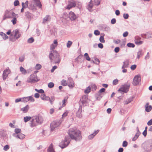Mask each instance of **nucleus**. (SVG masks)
<instances>
[{
    "label": "nucleus",
    "instance_id": "obj_1",
    "mask_svg": "<svg viewBox=\"0 0 152 152\" xmlns=\"http://www.w3.org/2000/svg\"><path fill=\"white\" fill-rule=\"evenodd\" d=\"M68 134L72 139L75 140L76 141H80L82 139L81 133L79 130L73 128L70 129L69 130Z\"/></svg>",
    "mask_w": 152,
    "mask_h": 152
},
{
    "label": "nucleus",
    "instance_id": "obj_2",
    "mask_svg": "<svg viewBox=\"0 0 152 152\" xmlns=\"http://www.w3.org/2000/svg\"><path fill=\"white\" fill-rule=\"evenodd\" d=\"M50 59L52 62L55 64H59L61 61L59 55L56 51H51L49 55Z\"/></svg>",
    "mask_w": 152,
    "mask_h": 152
},
{
    "label": "nucleus",
    "instance_id": "obj_3",
    "mask_svg": "<svg viewBox=\"0 0 152 152\" xmlns=\"http://www.w3.org/2000/svg\"><path fill=\"white\" fill-rule=\"evenodd\" d=\"M142 147L144 149L148 151H152V139L145 142L142 145Z\"/></svg>",
    "mask_w": 152,
    "mask_h": 152
},
{
    "label": "nucleus",
    "instance_id": "obj_4",
    "mask_svg": "<svg viewBox=\"0 0 152 152\" xmlns=\"http://www.w3.org/2000/svg\"><path fill=\"white\" fill-rule=\"evenodd\" d=\"M39 80L35 74H32L28 78L27 82L28 83H33L37 82Z\"/></svg>",
    "mask_w": 152,
    "mask_h": 152
},
{
    "label": "nucleus",
    "instance_id": "obj_5",
    "mask_svg": "<svg viewBox=\"0 0 152 152\" xmlns=\"http://www.w3.org/2000/svg\"><path fill=\"white\" fill-rule=\"evenodd\" d=\"M15 15V13L13 12L7 10L5 11L3 20H5L7 18H12V17H14Z\"/></svg>",
    "mask_w": 152,
    "mask_h": 152
},
{
    "label": "nucleus",
    "instance_id": "obj_6",
    "mask_svg": "<svg viewBox=\"0 0 152 152\" xmlns=\"http://www.w3.org/2000/svg\"><path fill=\"white\" fill-rule=\"evenodd\" d=\"M71 140L69 136H66L64 141L61 142L60 144V147L63 148L66 147L69 143Z\"/></svg>",
    "mask_w": 152,
    "mask_h": 152
},
{
    "label": "nucleus",
    "instance_id": "obj_7",
    "mask_svg": "<svg viewBox=\"0 0 152 152\" xmlns=\"http://www.w3.org/2000/svg\"><path fill=\"white\" fill-rule=\"evenodd\" d=\"M141 80V77L140 75H137L134 77L132 84L134 86H137L140 82Z\"/></svg>",
    "mask_w": 152,
    "mask_h": 152
},
{
    "label": "nucleus",
    "instance_id": "obj_8",
    "mask_svg": "<svg viewBox=\"0 0 152 152\" xmlns=\"http://www.w3.org/2000/svg\"><path fill=\"white\" fill-rule=\"evenodd\" d=\"M61 122L59 120L53 121L50 124V128L51 131H53L55 128L58 127L61 124Z\"/></svg>",
    "mask_w": 152,
    "mask_h": 152
},
{
    "label": "nucleus",
    "instance_id": "obj_9",
    "mask_svg": "<svg viewBox=\"0 0 152 152\" xmlns=\"http://www.w3.org/2000/svg\"><path fill=\"white\" fill-rule=\"evenodd\" d=\"M76 5V3L73 0L68 1V4L66 7V9L68 10H70L72 8L75 7Z\"/></svg>",
    "mask_w": 152,
    "mask_h": 152
},
{
    "label": "nucleus",
    "instance_id": "obj_10",
    "mask_svg": "<svg viewBox=\"0 0 152 152\" xmlns=\"http://www.w3.org/2000/svg\"><path fill=\"white\" fill-rule=\"evenodd\" d=\"M129 87L130 85H124L123 87L119 88L118 91L126 93L129 91Z\"/></svg>",
    "mask_w": 152,
    "mask_h": 152
},
{
    "label": "nucleus",
    "instance_id": "obj_11",
    "mask_svg": "<svg viewBox=\"0 0 152 152\" xmlns=\"http://www.w3.org/2000/svg\"><path fill=\"white\" fill-rule=\"evenodd\" d=\"M21 34L19 32L18 30L16 29L12 33L11 35H14L16 39L19 38L21 36Z\"/></svg>",
    "mask_w": 152,
    "mask_h": 152
},
{
    "label": "nucleus",
    "instance_id": "obj_12",
    "mask_svg": "<svg viewBox=\"0 0 152 152\" xmlns=\"http://www.w3.org/2000/svg\"><path fill=\"white\" fill-rule=\"evenodd\" d=\"M34 118L35 119L36 121L37 122L38 124H41L43 121V119L41 116L37 115L34 116Z\"/></svg>",
    "mask_w": 152,
    "mask_h": 152
},
{
    "label": "nucleus",
    "instance_id": "obj_13",
    "mask_svg": "<svg viewBox=\"0 0 152 152\" xmlns=\"http://www.w3.org/2000/svg\"><path fill=\"white\" fill-rule=\"evenodd\" d=\"M10 73V70L8 69H5L3 71L2 75L3 79L5 80L8 77V74Z\"/></svg>",
    "mask_w": 152,
    "mask_h": 152
},
{
    "label": "nucleus",
    "instance_id": "obj_14",
    "mask_svg": "<svg viewBox=\"0 0 152 152\" xmlns=\"http://www.w3.org/2000/svg\"><path fill=\"white\" fill-rule=\"evenodd\" d=\"M67 83L69 87L72 88L74 86V82L71 78L69 77L68 78Z\"/></svg>",
    "mask_w": 152,
    "mask_h": 152
},
{
    "label": "nucleus",
    "instance_id": "obj_15",
    "mask_svg": "<svg viewBox=\"0 0 152 152\" xmlns=\"http://www.w3.org/2000/svg\"><path fill=\"white\" fill-rule=\"evenodd\" d=\"M69 17L71 20H74L77 18V16L74 12L71 11L69 13Z\"/></svg>",
    "mask_w": 152,
    "mask_h": 152
},
{
    "label": "nucleus",
    "instance_id": "obj_16",
    "mask_svg": "<svg viewBox=\"0 0 152 152\" xmlns=\"http://www.w3.org/2000/svg\"><path fill=\"white\" fill-rule=\"evenodd\" d=\"M13 136L16 138L19 139H23L25 137L24 134L21 133H19L18 134L14 133L13 134Z\"/></svg>",
    "mask_w": 152,
    "mask_h": 152
},
{
    "label": "nucleus",
    "instance_id": "obj_17",
    "mask_svg": "<svg viewBox=\"0 0 152 152\" xmlns=\"http://www.w3.org/2000/svg\"><path fill=\"white\" fill-rule=\"evenodd\" d=\"M51 17L49 15H47L43 19L42 23L45 24L47 23L48 22L50 21Z\"/></svg>",
    "mask_w": 152,
    "mask_h": 152
},
{
    "label": "nucleus",
    "instance_id": "obj_18",
    "mask_svg": "<svg viewBox=\"0 0 152 152\" xmlns=\"http://www.w3.org/2000/svg\"><path fill=\"white\" fill-rule=\"evenodd\" d=\"M140 38L138 37H136L134 40L135 43L137 45H140L142 44L143 41L140 40Z\"/></svg>",
    "mask_w": 152,
    "mask_h": 152
},
{
    "label": "nucleus",
    "instance_id": "obj_19",
    "mask_svg": "<svg viewBox=\"0 0 152 152\" xmlns=\"http://www.w3.org/2000/svg\"><path fill=\"white\" fill-rule=\"evenodd\" d=\"M140 134V133L139 131V129L137 127V132L134 137L132 138V140L133 141H135L138 138Z\"/></svg>",
    "mask_w": 152,
    "mask_h": 152
},
{
    "label": "nucleus",
    "instance_id": "obj_20",
    "mask_svg": "<svg viewBox=\"0 0 152 152\" xmlns=\"http://www.w3.org/2000/svg\"><path fill=\"white\" fill-rule=\"evenodd\" d=\"M99 130H97L94 131V132L92 134L90 135L88 137V139L91 140L93 139L94 137L99 132Z\"/></svg>",
    "mask_w": 152,
    "mask_h": 152
},
{
    "label": "nucleus",
    "instance_id": "obj_21",
    "mask_svg": "<svg viewBox=\"0 0 152 152\" xmlns=\"http://www.w3.org/2000/svg\"><path fill=\"white\" fill-rule=\"evenodd\" d=\"M145 110L147 112H150L152 109V107L151 105H149V103H147L145 105Z\"/></svg>",
    "mask_w": 152,
    "mask_h": 152
},
{
    "label": "nucleus",
    "instance_id": "obj_22",
    "mask_svg": "<svg viewBox=\"0 0 152 152\" xmlns=\"http://www.w3.org/2000/svg\"><path fill=\"white\" fill-rule=\"evenodd\" d=\"M38 125V124L37 123L35 119L34 118V116L32 117V119L30 123V126L32 127H33L36 126Z\"/></svg>",
    "mask_w": 152,
    "mask_h": 152
},
{
    "label": "nucleus",
    "instance_id": "obj_23",
    "mask_svg": "<svg viewBox=\"0 0 152 152\" xmlns=\"http://www.w3.org/2000/svg\"><path fill=\"white\" fill-rule=\"evenodd\" d=\"M24 98L25 99V100L24 101V102H26L28 101H30L31 102H34L35 101L33 97L31 96H29L24 97Z\"/></svg>",
    "mask_w": 152,
    "mask_h": 152
},
{
    "label": "nucleus",
    "instance_id": "obj_24",
    "mask_svg": "<svg viewBox=\"0 0 152 152\" xmlns=\"http://www.w3.org/2000/svg\"><path fill=\"white\" fill-rule=\"evenodd\" d=\"M129 65V61L128 60H126L123 62V65L122 67V69L128 67Z\"/></svg>",
    "mask_w": 152,
    "mask_h": 152
},
{
    "label": "nucleus",
    "instance_id": "obj_25",
    "mask_svg": "<svg viewBox=\"0 0 152 152\" xmlns=\"http://www.w3.org/2000/svg\"><path fill=\"white\" fill-rule=\"evenodd\" d=\"M18 17V15L17 14L15 13V15L14 17H12L13 18L12 20H11V22H12V23L13 25H15L16 23L17 22V18Z\"/></svg>",
    "mask_w": 152,
    "mask_h": 152
},
{
    "label": "nucleus",
    "instance_id": "obj_26",
    "mask_svg": "<svg viewBox=\"0 0 152 152\" xmlns=\"http://www.w3.org/2000/svg\"><path fill=\"white\" fill-rule=\"evenodd\" d=\"M133 97H130L129 98L127 99L126 100L124 101V104H127L130 103L133 100Z\"/></svg>",
    "mask_w": 152,
    "mask_h": 152
},
{
    "label": "nucleus",
    "instance_id": "obj_27",
    "mask_svg": "<svg viewBox=\"0 0 152 152\" xmlns=\"http://www.w3.org/2000/svg\"><path fill=\"white\" fill-rule=\"evenodd\" d=\"M102 94L98 92L95 95V97L97 100H99L102 97Z\"/></svg>",
    "mask_w": 152,
    "mask_h": 152
},
{
    "label": "nucleus",
    "instance_id": "obj_28",
    "mask_svg": "<svg viewBox=\"0 0 152 152\" xmlns=\"http://www.w3.org/2000/svg\"><path fill=\"white\" fill-rule=\"evenodd\" d=\"M36 5L39 8H41L42 5L39 0H34Z\"/></svg>",
    "mask_w": 152,
    "mask_h": 152
},
{
    "label": "nucleus",
    "instance_id": "obj_29",
    "mask_svg": "<svg viewBox=\"0 0 152 152\" xmlns=\"http://www.w3.org/2000/svg\"><path fill=\"white\" fill-rule=\"evenodd\" d=\"M29 108V106L28 105H27L25 107L22 108L21 109V110L23 111L24 113H26L27 112Z\"/></svg>",
    "mask_w": 152,
    "mask_h": 152
},
{
    "label": "nucleus",
    "instance_id": "obj_30",
    "mask_svg": "<svg viewBox=\"0 0 152 152\" xmlns=\"http://www.w3.org/2000/svg\"><path fill=\"white\" fill-rule=\"evenodd\" d=\"M88 99V96L87 95H85L83 96L82 99V104L86 102Z\"/></svg>",
    "mask_w": 152,
    "mask_h": 152
},
{
    "label": "nucleus",
    "instance_id": "obj_31",
    "mask_svg": "<svg viewBox=\"0 0 152 152\" xmlns=\"http://www.w3.org/2000/svg\"><path fill=\"white\" fill-rule=\"evenodd\" d=\"M48 152H55L53 148V146L52 144H51L49 145L47 149Z\"/></svg>",
    "mask_w": 152,
    "mask_h": 152
},
{
    "label": "nucleus",
    "instance_id": "obj_32",
    "mask_svg": "<svg viewBox=\"0 0 152 152\" xmlns=\"http://www.w3.org/2000/svg\"><path fill=\"white\" fill-rule=\"evenodd\" d=\"M40 98L44 100L48 101L50 100V97L48 96H46L44 94L41 95L40 96Z\"/></svg>",
    "mask_w": 152,
    "mask_h": 152
},
{
    "label": "nucleus",
    "instance_id": "obj_33",
    "mask_svg": "<svg viewBox=\"0 0 152 152\" xmlns=\"http://www.w3.org/2000/svg\"><path fill=\"white\" fill-rule=\"evenodd\" d=\"M0 35L4 40H6L8 38V36L2 32H0Z\"/></svg>",
    "mask_w": 152,
    "mask_h": 152
},
{
    "label": "nucleus",
    "instance_id": "obj_34",
    "mask_svg": "<svg viewBox=\"0 0 152 152\" xmlns=\"http://www.w3.org/2000/svg\"><path fill=\"white\" fill-rule=\"evenodd\" d=\"M20 72L23 75H26L27 73L26 70L22 66H20Z\"/></svg>",
    "mask_w": 152,
    "mask_h": 152
},
{
    "label": "nucleus",
    "instance_id": "obj_35",
    "mask_svg": "<svg viewBox=\"0 0 152 152\" xmlns=\"http://www.w3.org/2000/svg\"><path fill=\"white\" fill-rule=\"evenodd\" d=\"M101 0H94V5L96 6H98L99 5Z\"/></svg>",
    "mask_w": 152,
    "mask_h": 152
},
{
    "label": "nucleus",
    "instance_id": "obj_36",
    "mask_svg": "<svg viewBox=\"0 0 152 152\" xmlns=\"http://www.w3.org/2000/svg\"><path fill=\"white\" fill-rule=\"evenodd\" d=\"M31 14L29 12L27 11L25 12V15L26 18L28 19H30L31 17Z\"/></svg>",
    "mask_w": 152,
    "mask_h": 152
},
{
    "label": "nucleus",
    "instance_id": "obj_37",
    "mask_svg": "<svg viewBox=\"0 0 152 152\" xmlns=\"http://www.w3.org/2000/svg\"><path fill=\"white\" fill-rule=\"evenodd\" d=\"M91 90V88L90 86L88 87L84 91V92L86 94H88L90 91Z\"/></svg>",
    "mask_w": 152,
    "mask_h": 152
},
{
    "label": "nucleus",
    "instance_id": "obj_38",
    "mask_svg": "<svg viewBox=\"0 0 152 152\" xmlns=\"http://www.w3.org/2000/svg\"><path fill=\"white\" fill-rule=\"evenodd\" d=\"M31 118V117L30 116H26L24 118V121L25 122H26L29 121Z\"/></svg>",
    "mask_w": 152,
    "mask_h": 152
},
{
    "label": "nucleus",
    "instance_id": "obj_39",
    "mask_svg": "<svg viewBox=\"0 0 152 152\" xmlns=\"http://www.w3.org/2000/svg\"><path fill=\"white\" fill-rule=\"evenodd\" d=\"M67 83L66 80L64 79L62 80L61 81V84L63 86L67 85Z\"/></svg>",
    "mask_w": 152,
    "mask_h": 152
},
{
    "label": "nucleus",
    "instance_id": "obj_40",
    "mask_svg": "<svg viewBox=\"0 0 152 152\" xmlns=\"http://www.w3.org/2000/svg\"><path fill=\"white\" fill-rule=\"evenodd\" d=\"M84 56L86 60L88 61H90L91 60V58L88 55L87 53H85Z\"/></svg>",
    "mask_w": 152,
    "mask_h": 152
},
{
    "label": "nucleus",
    "instance_id": "obj_41",
    "mask_svg": "<svg viewBox=\"0 0 152 152\" xmlns=\"http://www.w3.org/2000/svg\"><path fill=\"white\" fill-rule=\"evenodd\" d=\"M57 46V45H55L52 44L50 46V50L51 51H55L54 50L55 48Z\"/></svg>",
    "mask_w": 152,
    "mask_h": 152
},
{
    "label": "nucleus",
    "instance_id": "obj_42",
    "mask_svg": "<svg viewBox=\"0 0 152 152\" xmlns=\"http://www.w3.org/2000/svg\"><path fill=\"white\" fill-rule=\"evenodd\" d=\"M34 41V39L33 37H31L28 40V42L29 43H31Z\"/></svg>",
    "mask_w": 152,
    "mask_h": 152
},
{
    "label": "nucleus",
    "instance_id": "obj_43",
    "mask_svg": "<svg viewBox=\"0 0 152 152\" xmlns=\"http://www.w3.org/2000/svg\"><path fill=\"white\" fill-rule=\"evenodd\" d=\"M72 42L70 41H68L66 44L67 47L68 48H70L71 46Z\"/></svg>",
    "mask_w": 152,
    "mask_h": 152
},
{
    "label": "nucleus",
    "instance_id": "obj_44",
    "mask_svg": "<svg viewBox=\"0 0 152 152\" xmlns=\"http://www.w3.org/2000/svg\"><path fill=\"white\" fill-rule=\"evenodd\" d=\"M127 46L130 48H134L135 46V45L133 43H129L127 44Z\"/></svg>",
    "mask_w": 152,
    "mask_h": 152
},
{
    "label": "nucleus",
    "instance_id": "obj_45",
    "mask_svg": "<svg viewBox=\"0 0 152 152\" xmlns=\"http://www.w3.org/2000/svg\"><path fill=\"white\" fill-rule=\"evenodd\" d=\"M41 65L39 64H37L35 66V68L37 70H39L41 68Z\"/></svg>",
    "mask_w": 152,
    "mask_h": 152
},
{
    "label": "nucleus",
    "instance_id": "obj_46",
    "mask_svg": "<svg viewBox=\"0 0 152 152\" xmlns=\"http://www.w3.org/2000/svg\"><path fill=\"white\" fill-rule=\"evenodd\" d=\"M118 82V80L117 79H115L114 80L113 82V85H117Z\"/></svg>",
    "mask_w": 152,
    "mask_h": 152
},
{
    "label": "nucleus",
    "instance_id": "obj_47",
    "mask_svg": "<svg viewBox=\"0 0 152 152\" xmlns=\"http://www.w3.org/2000/svg\"><path fill=\"white\" fill-rule=\"evenodd\" d=\"M19 61L20 62H23L24 61L25 59V56H23L19 58Z\"/></svg>",
    "mask_w": 152,
    "mask_h": 152
},
{
    "label": "nucleus",
    "instance_id": "obj_48",
    "mask_svg": "<svg viewBox=\"0 0 152 152\" xmlns=\"http://www.w3.org/2000/svg\"><path fill=\"white\" fill-rule=\"evenodd\" d=\"M35 90L36 91L40 93L43 94L44 93V91L42 89L38 90L37 89H35Z\"/></svg>",
    "mask_w": 152,
    "mask_h": 152
},
{
    "label": "nucleus",
    "instance_id": "obj_49",
    "mask_svg": "<svg viewBox=\"0 0 152 152\" xmlns=\"http://www.w3.org/2000/svg\"><path fill=\"white\" fill-rule=\"evenodd\" d=\"M54 85V84L53 82H50L48 84V87L51 88L53 87Z\"/></svg>",
    "mask_w": 152,
    "mask_h": 152
},
{
    "label": "nucleus",
    "instance_id": "obj_50",
    "mask_svg": "<svg viewBox=\"0 0 152 152\" xmlns=\"http://www.w3.org/2000/svg\"><path fill=\"white\" fill-rule=\"evenodd\" d=\"M99 41L102 43H104L105 40L104 39L103 36H101L99 38Z\"/></svg>",
    "mask_w": 152,
    "mask_h": 152
},
{
    "label": "nucleus",
    "instance_id": "obj_51",
    "mask_svg": "<svg viewBox=\"0 0 152 152\" xmlns=\"http://www.w3.org/2000/svg\"><path fill=\"white\" fill-rule=\"evenodd\" d=\"M21 131V130L20 129H15V132L17 134H18V133H20V132Z\"/></svg>",
    "mask_w": 152,
    "mask_h": 152
},
{
    "label": "nucleus",
    "instance_id": "obj_52",
    "mask_svg": "<svg viewBox=\"0 0 152 152\" xmlns=\"http://www.w3.org/2000/svg\"><path fill=\"white\" fill-rule=\"evenodd\" d=\"M147 36V38H152V36H151V34H152V32H147L146 34Z\"/></svg>",
    "mask_w": 152,
    "mask_h": 152
},
{
    "label": "nucleus",
    "instance_id": "obj_53",
    "mask_svg": "<svg viewBox=\"0 0 152 152\" xmlns=\"http://www.w3.org/2000/svg\"><path fill=\"white\" fill-rule=\"evenodd\" d=\"M67 101V99L65 98L64 100H62V106L63 107H64L65 106L66 104H65Z\"/></svg>",
    "mask_w": 152,
    "mask_h": 152
},
{
    "label": "nucleus",
    "instance_id": "obj_54",
    "mask_svg": "<svg viewBox=\"0 0 152 152\" xmlns=\"http://www.w3.org/2000/svg\"><path fill=\"white\" fill-rule=\"evenodd\" d=\"M10 148V147L8 145H6L4 146L3 149L5 151H7Z\"/></svg>",
    "mask_w": 152,
    "mask_h": 152
},
{
    "label": "nucleus",
    "instance_id": "obj_55",
    "mask_svg": "<svg viewBox=\"0 0 152 152\" xmlns=\"http://www.w3.org/2000/svg\"><path fill=\"white\" fill-rule=\"evenodd\" d=\"M93 4L92 3H90L88 4V10H89V9H91L93 7Z\"/></svg>",
    "mask_w": 152,
    "mask_h": 152
},
{
    "label": "nucleus",
    "instance_id": "obj_56",
    "mask_svg": "<svg viewBox=\"0 0 152 152\" xmlns=\"http://www.w3.org/2000/svg\"><path fill=\"white\" fill-rule=\"evenodd\" d=\"M14 4L15 6L18 5L19 4V1L18 0H15L14 2Z\"/></svg>",
    "mask_w": 152,
    "mask_h": 152
},
{
    "label": "nucleus",
    "instance_id": "obj_57",
    "mask_svg": "<svg viewBox=\"0 0 152 152\" xmlns=\"http://www.w3.org/2000/svg\"><path fill=\"white\" fill-rule=\"evenodd\" d=\"M128 145V142L126 141H123L122 144V146L124 147H126Z\"/></svg>",
    "mask_w": 152,
    "mask_h": 152
},
{
    "label": "nucleus",
    "instance_id": "obj_58",
    "mask_svg": "<svg viewBox=\"0 0 152 152\" xmlns=\"http://www.w3.org/2000/svg\"><path fill=\"white\" fill-rule=\"evenodd\" d=\"M91 87L93 91H95L96 89V86L95 84H93L91 86Z\"/></svg>",
    "mask_w": 152,
    "mask_h": 152
},
{
    "label": "nucleus",
    "instance_id": "obj_59",
    "mask_svg": "<svg viewBox=\"0 0 152 152\" xmlns=\"http://www.w3.org/2000/svg\"><path fill=\"white\" fill-rule=\"evenodd\" d=\"M100 33V32L98 30H95L94 31V34L96 36L99 35Z\"/></svg>",
    "mask_w": 152,
    "mask_h": 152
},
{
    "label": "nucleus",
    "instance_id": "obj_60",
    "mask_svg": "<svg viewBox=\"0 0 152 152\" xmlns=\"http://www.w3.org/2000/svg\"><path fill=\"white\" fill-rule=\"evenodd\" d=\"M129 15L128 14L124 13L123 14V17L125 19H127L128 18Z\"/></svg>",
    "mask_w": 152,
    "mask_h": 152
},
{
    "label": "nucleus",
    "instance_id": "obj_61",
    "mask_svg": "<svg viewBox=\"0 0 152 152\" xmlns=\"http://www.w3.org/2000/svg\"><path fill=\"white\" fill-rule=\"evenodd\" d=\"M150 55L149 52L147 53V55L145 58V59L146 60L148 59L149 58Z\"/></svg>",
    "mask_w": 152,
    "mask_h": 152
},
{
    "label": "nucleus",
    "instance_id": "obj_62",
    "mask_svg": "<svg viewBox=\"0 0 152 152\" xmlns=\"http://www.w3.org/2000/svg\"><path fill=\"white\" fill-rule=\"evenodd\" d=\"M120 48L119 47H116L114 49V51L116 53H118L119 51Z\"/></svg>",
    "mask_w": 152,
    "mask_h": 152
},
{
    "label": "nucleus",
    "instance_id": "obj_63",
    "mask_svg": "<svg viewBox=\"0 0 152 152\" xmlns=\"http://www.w3.org/2000/svg\"><path fill=\"white\" fill-rule=\"evenodd\" d=\"M116 22V20L115 18H113L111 20V23L113 24H115Z\"/></svg>",
    "mask_w": 152,
    "mask_h": 152
},
{
    "label": "nucleus",
    "instance_id": "obj_64",
    "mask_svg": "<svg viewBox=\"0 0 152 152\" xmlns=\"http://www.w3.org/2000/svg\"><path fill=\"white\" fill-rule=\"evenodd\" d=\"M129 33L127 31L124 32L123 34L124 37H126L128 35Z\"/></svg>",
    "mask_w": 152,
    "mask_h": 152
}]
</instances>
